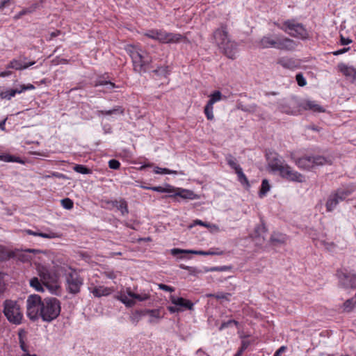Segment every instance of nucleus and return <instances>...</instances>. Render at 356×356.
Instances as JSON below:
<instances>
[{
  "label": "nucleus",
  "mask_w": 356,
  "mask_h": 356,
  "mask_svg": "<svg viewBox=\"0 0 356 356\" xmlns=\"http://www.w3.org/2000/svg\"><path fill=\"white\" fill-rule=\"evenodd\" d=\"M268 167L272 172H279L283 179L289 181L302 183L305 181L304 175L294 170L276 153L268 156Z\"/></svg>",
  "instance_id": "1"
},
{
  "label": "nucleus",
  "mask_w": 356,
  "mask_h": 356,
  "mask_svg": "<svg viewBox=\"0 0 356 356\" xmlns=\"http://www.w3.org/2000/svg\"><path fill=\"white\" fill-rule=\"evenodd\" d=\"M215 44L224 54L230 59H235L238 52V44L232 40L228 33L227 26L221 24L213 33Z\"/></svg>",
  "instance_id": "2"
},
{
  "label": "nucleus",
  "mask_w": 356,
  "mask_h": 356,
  "mask_svg": "<svg viewBox=\"0 0 356 356\" xmlns=\"http://www.w3.org/2000/svg\"><path fill=\"white\" fill-rule=\"evenodd\" d=\"M298 46V42L286 37L267 35L263 36L259 42L261 49L275 48L279 50L293 51Z\"/></svg>",
  "instance_id": "3"
},
{
  "label": "nucleus",
  "mask_w": 356,
  "mask_h": 356,
  "mask_svg": "<svg viewBox=\"0 0 356 356\" xmlns=\"http://www.w3.org/2000/svg\"><path fill=\"white\" fill-rule=\"evenodd\" d=\"M125 50L132 59L134 69L137 72H142L148 68L152 59L147 53H144L138 46L128 44Z\"/></svg>",
  "instance_id": "4"
},
{
  "label": "nucleus",
  "mask_w": 356,
  "mask_h": 356,
  "mask_svg": "<svg viewBox=\"0 0 356 356\" xmlns=\"http://www.w3.org/2000/svg\"><path fill=\"white\" fill-rule=\"evenodd\" d=\"M143 35L162 44H176L184 38L180 33L167 32L163 29H150L145 32Z\"/></svg>",
  "instance_id": "5"
},
{
  "label": "nucleus",
  "mask_w": 356,
  "mask_h": 356,
  "mask_svg": "<svg viewBox=\"0 0 356 356\" xmlns=\"http://www.w3.org/2000/svg\"><path fill=\"white\" fill-rule=\"evenodd\" d=\"M60 310V302L57 298H46L43 300L40 318L44 322H51L59 316Z\"/></svg>",
  "instance_id": "6"
},
{
  "label": "nucleus",
  "mask_w": 356,
  "mask_h": 356,
  "mask_svg": "<svg viewBox=\"0 0 356 356\" xmlns=\"http://www.w3.org/2000/svg\"><path fill=\"white\" fill-rule=\"evenodd\" d=\"M3 313L8 322L17 325L22 323L23 313L17 301L7 299L3 301Z\"/></svg>",
  "instance_id": "7"
},
{
  "label": "nucleus",
  "mask_w": 356,
  "mask_h": 356,
  "mask_svg": "<svg viewBox=\"0 0 356 356\" xmlns=\"http://www.w3.org/2000/svg\"><path fill=\"white\" fill-rule=\"evenodd\" d=\"M275 25L293 38L307 40L309 37L304 25L297 22L295 19H287L283 22L282 26L277 23H275Z\"/></svg>",
  "instance_id": "8"
},
{
  "label": "nucleus",
  "mask_w": 356,
  "mask_h": 356,
  "mask_svg": "<svg viewBox=\"0 0 356 356\" xmlns=\"http://www.w3.org/2000/svg\"><path fill=\"white\" fill-rule=\"evenodd\" d=\"M356 189L353 184H349L345 187L340 188L332 193L328 197L326 202V209L327 211H333L337 204L344 200Z\"/></svg>",
  "instance_id": "9"
},
{
  "label": "nucleus",
  "mask_w": 356,
  "mask_h": 356,
  "mask_svg": "<svg viewBox=\"0 0 356 356\" xmlns=\"http://www.w3.org/2000/svg\"><path fill=\"white\" fill-rule=\"evenodd\" d=\"M26 303L28 318L33 321L38 320L40 318L43 300L39 295L32 294L27 297Z\"/></svg>",
  "instance_id": "10"
},
{
  "label": "nucleus",
  "mask_w": 356,
  "mask_h": 356,
  "mask_svg": "<svg viewBox=\"0 0 356 356\" xmlns=\"http://www.w3.org/2000/svg\"><path fill=\"white\" fill-rule=\"evenodd\" d=\"M149 297V293H136L129 287L126 289L125 292L120 291L117 296V299L124 304L126 307H131L135 305L136 300L142 302L148 300Z\"/></svg>",
  "instance_id": "11"
},
{
  "label": "nucleus",
  "mask_w": 356,
  "mask_h": 356,
  "mask_svg": "<svg viewBox=\"0 0 356 356\" xmlns=\"http://www.w3.org/2000/svg\"><path fill=\"white\" fill-rule=\"evenodd\" d=\"M83 280L80 275L74 270H71L65 275L66 290L71 294H77L80 292Z\"/></svg>",
  "instance_id": "12"
},
{
  "label": "nucleus",
  "mask_w": 356,
  "mask_h": 356,
  "mask_svg": "<svg viewBox=\"0 0 356 356\" xmlns=\"http://www.w3.org/2000/svg\"><path fill=\"white\" fill-rule=\"evenodd\" d=\"M327 162V159L322 156H303L296 160V164L299 168L310 170L316 166L325 165Z\"/></svg>",
  "instance_id": "13"
},
{
  "label": "nucleus",
  "mask_w": 356,
  "mask_h": 356,
  "mask_svg": "<svg viewBox=\"0 0 356 356\" xmlns=\"http://www.w3.org/2000/svg\"><path fill=\"white\" fill-rule=\"evenodd\" d=\"M339 284L345 289L356 288V274H350L342 270H337Z\"/></svg>",
  "instance_id": "14"
},
{
  "label": "nucleus",
  "mask_w": 356,
  "mask_h": 356,
  "mask_svg": "<svg viewBox=\"0 0 356 356\" xmlns=\"http://www.w3.org/2000/svg\"><path fill=\"white\" fill-rule=\"evenodd\" d=\"M170 299L171 302L176 306L184 307L188 310H193L194 304L191 300L184 298H177L175 296H170Z\"/></svg>",
  "instance_id": "15"
},
{
  "label": "nucleus",
  "mask_w": 356,
  "mask_h": 356,
  "mask_svg": "<svg viewBox=\"0 0 356 356\" xmlns=\"http://www.w3.org/2000/svg\"><path fill=\"white\" fill-rule=\"evenodd\" d=\"M39 275L42 280V283L49 286L56 282V277L52 275L47 268H42L39 270Z\"/></svg>",
  "instance_id": "16"
},
{
  "label": "nucleus",
  "mask_w": 356,
  "mask_h": 356,
  "mask_svg": "<svg viewBox=\"0 0 356 356\" xmlns=\"http://www.w3.org/2000/svg\"><path fill=\"white\" fill-rule=\"evenodd\" d=\"M35 64V61L26 63L17 59H13L7 65V68H12L16 70H22L32 66Z\"/></svg>",
  "instance_id": "17"
},
{
  "label": "nucleus",
  "mask_w": 356,
  "mask_h": 356,
  "mask_svg": "<svg viewBox=\"0 0 356 356\" xmlns=\"http://www.w3.org/2000/svg\"><path fill=\"white\" fill-rule=\"evenodd\" d=\"M300 106L305 110H310L314 112L322 113L325 111V109L315 101H305L301 104Z\"/></svg>",
  "instance_id": "18"
},
{
  "label": "nucleus",
  "mask_w": 356,
  "mask_h": 356,
  "mask_svg": "<svg viewBox=\"0 0 356 356\" xmlns=\"http://www.w3.org/2000/svg\"><path fill=\"white\" fill-rule=\"evenodd\" d=\"M145 313L149 316V323H157L159 320L161 319L164 316L160 309H147L145 311Z\"/></svg>",
  "instance_id": "19"
},
{
  "label": "nucleus",
  "mask_w": 356,
  "mask_h": 356,
  "mask_svg": "<svg viewBox=\"0 0 356 356\" xmlns=\"http://www.w3.org/2000/svg\"><path fill=\"white\" fill-rule=\"evenodd\" d=\"M174 194L170 195L169 197L179 196L183 199L193 200L195 198V194L193 191L187 189L175 188Z\"/></svg>",
  "instance_id": "20"
},
{
  "label": "nucleus",
  "mask_w": 356,
  "mask_h": 356,
  "mask_svg": "<svg viewBox=\"0 0 356 356\" xmlns=\"http://www.w3.org/2000/svg\"><path fill=\"white\" fill-rule=\"evenodd\" d=\"M338 70L346 76L352 79L356 73V69L344 63H339L337 65Z\"/></svg>",
  "instance_id": "21"
},
{
  "label": "nucleus",
  "mask_w": 356,
  "mask_h": 356,
  "mask_svg": "<svg viewBox=\"0 0 356 356\" xmlns=\"http://www.w3.org/2000/svg\"><path fill=\"white\" fill-rule=\"evenodd\" d=\"M25 232L29 235H33L35 236H40V237L49 238V239L60 237V236L58 234H56L54 232H51V231H49L47 233H42V232H34L31 229H26Z\"/></svg>",
  "instance_id": "22"
},
{
  "label": "nucleus",
  "mask_w": 356,
  "mask_h": 356,
  "mask_svg": "<svg viewBox=\"0 0 356 356\" xmlns=\"http://www.w3.org/2000/svg\"><path fill=\"white\" fill-rule=\"evenodd\" d=\"M111 204L113 207H116L123 216L129 213L127 203L124 199L112 201Z\"/></svg>",
  "instance_id": "23"
},
{
  "label": "nucleus",
  "mask_w": 356,
  "mask_h": 356,
  "mask_svg": "<svg viewBox=\"0 0 356 356\" xmlns=\"http://www.w3.org/2000/svg\"><path fill=\"white\" fill-rule=\"evenodd\" d=\"M277 64L280 65L282 67L289 70H293L296 67V61L289 58L282 57L278 59Z\"/></svg>",
  "instance_id": "24"
},
{
  "label": "nucleus",
  "mask_w": 356,
  "mask_h": 356,
  "mask_svg": "<svg viewBox=\"0 0 356 356\" xmlns=\"http://www.w3.org/2000/svg\"><path fill=\"white\" fill-rule=\"evenodd\" d=\"M111 291L110 288L104 286H96L91 291L93 296L97 298L108 296Z\"/></svg>",
  "instance_id": "25"
},
{
  "label": "nucleus",
  "mask_w": 356,
  "mask_h": 356,
  "mask_svg": "<svg viewBox=\"0 0 356 356\" xmlns=\"http://www.w3.org/2000/svg\"><path fill=\"white\" fill-rule=\"evenodd\" d=\"M119 113L122 115L124 113V108L120 106H116L113 108L108 111L98 110L96 111V115L98 117L102 115H110L112 114Z\"/></svg>",
  "instance_id": "26"
},
{
  "label": "nucleus",
  "mask_w": 356,
  "mask_h": 356,
  "mask_svg": "<svg viewBox=\"0 0 356 356\" xmlns=\"http://www.w3.org/2000/svg\"><path fill=\"white\" fill-rule=\"evenodd\" d=\"M171 254L174 256H176L179 254H193L198 255H204L206 256V251L202 250H182L179 248H173L171 250Z\"/></svg>",
  "instance_id": "27"
},
{
  "label": "nucleus",
  "mask_w": 356,
  "mask_h": 356,
  "mask_svg": "<svg viewBox=\"0 0 356 356\" xmlns=\"http://www.w3.org/2000/svg\"><path fill=\"white\" fill-rule=\"evenodd\" d=\"M287 237L285 234L279 232H274L270 236V241L273 244H283L286 241Z\"/></svg>",
  "instance_id": "28"
},
{
  "label": "nucleus",
  "mask_w": 356,
  "mask_h": 356,
  "mask_svg": "<svg viewBox=\"0 0 356 356\" xmlns=\"http://www.w3.org/2000/svg\"><path fill=\"white\" fill-rule=\"evenodd\" d=\"M38 5L36 3L33 4L31 6L27 8H24L19 13H18L17 15H15L13 18L15 20H17L20 19L23 15L32 13L37 8Z\"/></svg>",
  "instance_id": "29"
},
{
  "label": "nucleus",
  "mask_w": 356,
  "mask_h": 356,
  "mask_svg": "<svg viewBox=\"0 0 356 356\" xmlns=\"http://www.w3.org/2000/svg\"><path fill=\"white\" fill-rule=\"evenodd\" d=\"M96 86H105V89H104V91L105 92H112V90L117 88V86H115V83L111 82V81H98L96 84H95Z\"/></svg>",
  "instance_id": "30"
},
{
  "label": "nucleus",
  "mask_w": 356,
  "mask_h": 356,
  "mask_svg": "<svg viewBox=\"0 0 356 356\" xmlns=\"http://www.w3.org/2000/svg\"><path fill=\"white\" fill-rule=\"evenodd\" d=\"M149 190L156 191L159 193H172L175 191V188L170 185H167L166 187L163 186H152L149 188Z\"/></svg>",
  "instance_id": "31"
},
{
  "label": "nucleus",
  "mask_w": 356,
  "mask_h": 356,
  "mask_svg": "<svg viewBox=\"0 0 356 356\" xmlns=\"http://www.w3.org/2000/svg\"><path fill=\"white\" fill-rule=\"evenodd\" d=\"M209 100L207 104L213 106L216 102H218L222 99V93L219 90H216L209 96Z\"/></svg>",
  "instance_id": "32"
},
{
  "label": "nucleus",
  "mask_w": 356,
  "mask_h": 356,
  "mask_svg": "<svg viewBox=\"0 0 356 356\" xmlns=\"http://www.w3.org/2000/svg\"><path fill=\"white\" fill-rule=\"evenodd\" d=\"M227 164L235 170L241 168V166L237 163L236 159L232 154H227L225 157Z\"/></svg>",
  "instance_id": "33"
},
{
  "label": "nucleus",
  "mask_w": 356,
  "mask_h": 356,
  "mask_svg": "<svg viewBox=\"0 0 356 356\" xmlns=\"http://www.w3.org/2000/svg\"><path fill=\"white\" fill-rule=\"evenodd\" d=\"M29 284L37 291L42 292L44 291L43 286L38 277H34L31 278L30 280Z\"/></svg>",
  "instance_id": "34"
},
{
  "label": "nucleus",
  "mask_w": 356,
  "mask_h": 356,
  "mask_svg": "<svg viewBox=\"0 0 356 356\" xmlns=\"http://www.w3.org/2000/svg\"><path fill=\"white\" fill-rule=\"evenodd\" d=\"M207 297L215 298L218 300H226L227 301H229V297L231 296V293H223L218 292L217 293H210L207 295Z\"/></svg>",
  "instance_id": "35"
},
{
  "label": "nucleus",
  "mask_w": 356,
  "mask_h": 356,
  "mask_svg": "<svg viewBox=\"0 0 356 356\" xmlns=\"http://www.w3.org/2000/svg\"><path fill=\"white\" fill-rule=\"evenodd\" d=\"M270 185L267 179H263L261 182V188L259 191V196L261 197L265 196L266 193L270 191Z\"/></svg>",
  "instance_id": "36"
},
{
  "label": "nucleus",
  "mask_w": 356,
  "mask_h": 356,
  "mask_svg": "<svg viewBox=\"0 0 356 356\" xmlns=\"http://www.w3.org/2000/svg\"><path fill=\"white\" fill-rule=\"evenodd\" d=\"M356 300L354 298L348 299L343 305V309L346 312H351L355 307Z\"/></svg>",
  "instance_id": "37"
},
{
  "label": "nucleus",
  "mask_w": 356,
  "mask_h": 356,
  "mask_svg": "<svg viewBox=\"0 0 356 356\" xmlns=\"http://www.w3.org/2000/svg\"><path fill=\"white\" fill-rule=\"evenodd\" d=\"M235 172L237 175L238 181L243 185H246L248 186H250L248 179H247L245 175L243 173L241 168L240 169H238V170H236Z\"/></svg>",
  "instance_id": "38"
},
{
  "label": "nucleus",
  "mask_w": 356,
  "mask_h": 356,
  "mask_svg": "<svg viewBox=\"0 0 356 356\" xmlns=\"http://www.w3.org/2000/svg\"><path fill=\"white\" fill-rule=\"evenodd\" d=\"M19 342L21 349L28 353V348L24 342L25 332L23 330H20L18 332Z\"/></svg>",
  "instance_id": "39"
},
{
  "label": "nucleus",
  "mask_w": 356,
  "mask_h": 356,
  "mask_svg": "<svg viewBox=\"0 0 356 356\" xmlns=\"http://www.w3.org/2000/svg\"><path fill=\"white\" fill-rule=\"evenodd\" d=\"M17 90H14V89H8L5 91H3L0 93V97L1 99H10L17 94Z\"/></svg>",
  "instance_id": "40"
},
{
  "label": "nucleus",
  "mask_w": 356,
  "mask_h": 356,
  "mask_svg": "<svg viewBox=\"0 0 356 356\" xmlns=\"http://www.w3.org/2000/svg\"><path fill=\"white\" fill-rule=\"evenodd\" d=\"M204 114L209 120H212L214 118L213 115V106L207 104L204 109Z\"/></svg>",
  "instance_id": "41"
},
{
  "label": "nucleus",
  "mask_w": 356,
  "mask_h": 356,
  "mask_svg": "<svg viewBox=\"0 0 356 356\" xmlns=\"http://www.w3.org/2000/svg\"><path fill=\"white\" fill-rule=\"evenodd\" d=\"M153 72L155 74L159 76H163L166 77L169 74V70L168 66H161L159 67L156 69L153 70Z\"/></svg>",
  "instance_id": "42"
},
{
  "label": "nucleus",
  "mask_w": 356,
  "mask_h": 356,
  "mask_svg": "<svg viewBox=\"0 0 356 356\" xmlns=\"http://www.w3.org/2000/svg\"><path fill=\"white\" fill-rule=\"evenodd\" d=\"M73 170L75 172H76L78 173L83 174V175H87V174L91 173V170L89 168H86L85 165H80V164L75 165L73 167Z\"/></svg>",
  "instance_id": "43"
},
{
  "label": "nucleus",
  "mask_w": 356,
  "mask_h": 356,
  "mask_svg": "<svg viewBox=\"0 0 356 356\" xmlns=\"http://www.w3.org/2000/svg\"><path fill=\"white\" fill-rule=\"evenodd\" d=\"M33 89H35V86L31 83H29L27 85H25V84L20 85L19 87L15 88L14 90L17 91V94H21L26 90H33Z\"/></svg>",
  "instance_id": "44"
},
{
  "label": "nucleus",
  "mask_w": 356,
  "mask_h": 356,
  "mask_svg": "<svg viewBox=\"0 0 356 356\" xmlns=\"http://www.w3.org/2000/svg\"><path fill=\"white\" fill-rule=\"evenodd\" d=\"M154 172L156 174H173L177 175L178 172L175 170H171L168 168H162L159 167H156L154 170Z\"/></svg>",
  "instance_id": "45"
},
{
  "label": "nucleus",
  "mask_w": 356,
  "mask_h": 356,
  "mask_svg": "<svg viewBox=\"0 0 356 356\" xmlns=\"http://www.w3.org/2000/svg\"><path fill=\"white\" fill-rule=\"evenodd\" d=\"M61 205L66 209H71L73 208L74 203L70 198H64L60 201Z\"/></svg>",
  "instance_id": "46"
},
{
  "label": "nucleus",
  "mask_w": 356,
  "mask_h": 356,
  "mask_svg": "<svg viewBox=\"0 0 356 356\" xmlns=\"http://www.w3.org/2000/svg\"><path fill=\"white\" fill-rule=\"evenodd\" d=\"M296 79L299 86L303 87L307 84V81L302 73L297 74Z\"/></svg>",
  "instance_id": "47"
},
{
  "label": "nucleus",
  "mask_w": 356,
  "mask_h": 356,
  "mask_svg": "<svg viewBox=\"0 0 356 356\" xmlns=\"http://www.w3.org/2000/svg\"><path fill=\"white\" fill-rule=\"evenodd\" d=\"M232 324H234L235 325H238V322L235 321V320H229L227 322H223L221 325L219 327V330H222L223 329L229 327V325H231Z\"/></svg>",
  "instance_id": "48"
},
{
  "label": "nucleus",
  "mask_w": 356,
  "mask_h": 356,
  "mask_svg": "<svg viewBox=\"0 0 356 356\" xmlns=\"http://www.w3.org/2000/svg\"><path fill=\"white\" fill-rule=\"evenodd\" d=\"M108 166L111 169L117 170L120 168V163L118 160L111 159L108 162Z\"/></svg>",
  "instance_id": "49"
},
{
  "label": "nucleus",
  "mask_w": 356,
  "mask_h": 356,
  "mask_svg": "<svg viewBox=\"0 0 356 356\" xmlns=\"http://www.w3.org/2000/svg\"><path fill=\"white\" fill-rule=\"evenodd\" d=\"M159 289H161L163 291H168V292H173L175 291V288L168 286L164 284H158Z\"/></svg>",
  "instance_id": "50"
},
{
  "label": "nucleus",
  "mask_w": 356,
  "mask_h": 356,
  "mask_svg": "<svg viewBox=\"0 0 356 356\" xmlns=\"http://www.w3.org/2000/svg\"><path fill=\"white\" fill-rule=\"evenodd\" d=\"M6 291V284L3 281V275L1 273V276H0V296L5 292Z\"/></svg>",
  "instance_id": "51"
},
{
  "label": "nucleus",
  "mask_w": 356,
  "mask_h": 356,
  "mask_svg": "<svg viewBox=\"0 0 356 356\" xmlns=\"http://www.w3.org/2000/svg\"><path fill=\"white\" fill-rule=\"evenodd\" d=\"M8 256V253L5 248L0 245V261L6 259Z\"/></svg>",
  "instance_id": "52"
},
{
  "label": "nucleus",
  "mask_w": 356,
  "mask_h": 356,
  "mask_svg": "<svg viewBox=\"0 0 356 356\" xmlns=\"http://www.w3.org/2000/svg\"><path fill=\"white\" fill-rule=\"evenodd\" d=\"M207 228L210 230L211 232L215 233L220 232V228L217 225L209 223V227Z\"/></svg>",
  "instance_id": "53"
},
{
  "label": "nucleus",
  "mask_w": 356,
  "mask_h": 356,
  "mask_svg": "<svg viewBox=\"0 0 356 356\" xmlns=\"http://www.w3.org/2000/svg\"><path fill=\"white\" fill-rule=\"evenodd\" d=\"M286 350V347L285 346H282L276 350L273 356H281L282 353H284Z\"/></svg>",
  "instance_id": "54"
},
{
  "label": "nucleus",
  "mask_w": 356,
  "mask_h": 356,
  "mask_svg": "<svg viewBox=\"0 0 356 356\" xmlns=\"http://www.w3.org/2000/svg\"><path fill=\"white\" fill-rule=\"evenodd\" d=\"M349 49H350V47H345L341 49H339L337 51H334L333 54L334 56H339V55H341V54H343L347 52Z\"/></svg>",
  "instance_id": "55"
},
{
  "label": "nucleus",
  "mask_w": 356,
  "mask_h": 356,
  "mask_svg": "<svg viewBox=\"0 0 356 356\" xmlns=\"http://www.w3.org/2000/svg\"><path fill=\"white\" fill-rule=\"evenodd\" d=\"M341 44L342 45H347L352 42V40L349 38H346L343 36L341 35L340 39Z\"/></svg>",
  "instance_id": "56"
},
{
  "label": "nucleus",
  "mask_w": 356,
  "mask_h": 356,
  "mask_svg": "<svg viewBox=\"0 0 356 356\" xmlns=\"http://www.w3.org/2000/svg\"><path fill=\"white\" fill-rule=\"evenodd\" d=\"M168 309L170 313H176L182 311L180 308L177 307V306H169L168 307Z\"/></svg>",
  "instance_id": "57"
},
{
  "label": "nucleus",
  "mask_w": 356,
  "mask_h": 356,
  "mask_svg": "<svg viewBox=\"0 0 356 356\" xmlns=\"http://www.w3.org/2000/svg\"><path fill=\"white\" fill-rule=\"evenodd\" d=\"M104 274L106 277L111 280L115 279L117 277L116 273L113 271L105 272Z\"/></svg>",
  "instance_id": "58"
},
{
  "label": "nucleus",
  "mask_w": 356,
  "mask_h": 356,
  "mask_svg": "<svg viewBox=\"0 0 356 356\" xmlns=\"http://www.w3.org/2000/svg\"><path fill=\"white\" fill-rule=\"evenodd\" d=\"M280 111L282 112V113H287V114H291V115H293L294 113L291 111H290L289 108H287L286 107L284 106H282L280 108Z\"/></svg>",
  "instance_id": "59"
},
{
  "label": "nucleus",
  "mask_w": 356,
  "mask_h": 356,
  "mask_svg": "<svg viewBox=\"0 0 356 356\" xmlns=\"http://www.w3.org/2000/svg\"><path fill=\"white\" fill-rule=\"evenodd\" d=\"M194 225H201V226H203V227H209V223L208 222H203L200 220H195L194 221V223H193Z\"/></svg>",
  "instance_id": "60"
},
{
  "label": "nucleus",
  "mask_w": 356,
  "mask_h": 356,
  "mask_svg": "<svg viewBox=\"0 0 356 356\" xmlns=\"http://www.w3.org/2000/svg\"><path fill=\"white\" fill-rule=\"evenodd\" d=\"M255 232L257 233H258L259 234V232H266V227L264 226V225H260L259 226H257L256 228H255Z\"/></svg>",
  "instance_id": "61"
},
{
  "label": "nucleus",
  "mask_w": 356,
  "mask_h": 356,
  "mask_svg": "<svg viewBox=\"0 0 356 356\" xmlns=\"http://www.w3.org/2000/svg\"><path fill=\"white\" fill-rule=\"evenodd\" d=\"M11 1L12 0H3L0 1V9H3V8L8 6Z\"/></svg>",
  "instance_id": "62"
},
{
  "label": "nucleus",
  "mask_w": 356,
  "mask_h": 356,
  "mask_svg": "<svg viewBox=\"0 0 356 356\" xmlns=\"http://www.w3.org/2000/svg\"><path fill=\"white\" fill-rule=\"evenodd\" d=\"M227 268L226 266L213 267L211 269V271H222Z\"/></svg>",
  "instance_id": "63"
},
{
  "label": "nucleus",
  "mask_w": 356,
  "mask_h": 356,
  "mask_svg": "<svg viewBox=\"0 0 356 356\" xmlns=\"http://www.w3.org/2000/svg\"><path fill=\"white\" fill-rule=\"evenodd\" d=\"M12 74L10 71H3L0 73V76L1 77H6Z\"/></svg>",
  "instance_id": "64"
}]
</instances>
